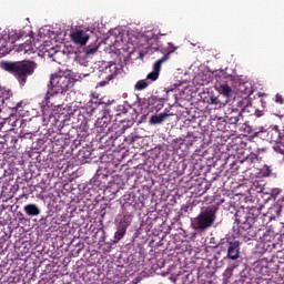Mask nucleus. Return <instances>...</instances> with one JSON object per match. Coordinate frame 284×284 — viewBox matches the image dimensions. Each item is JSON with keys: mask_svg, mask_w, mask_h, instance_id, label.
<instances>
[{"mask_svg": "<svg viewBox=\"0 0 284 284\" xmlns=\"http://www.w3.org/2000/svg\"><path fill=\"white\" fill-rule=\"evenodd\" d=\"M16 52H23V54H34V47H32V41H27L22 44L16 47Z\"/></svg>", "mask_w": 284, "mask_h": 284, "instance_id": "4468645a", "label": "nucleus"}, {"mask_svg": "<svg viewBox=\"0 0 284 284\" xmlns=\"http://www.w3.org/2000/svg\"><path fill=\"white\" fill-rule=\"evenodd\" d=\"M112 116H114L112 106L104 109L102 116L98 118L95 121V128L99 130L98 132H103L105 128L112 123Z\"/></svg>", "mask_w": 284, "mask_h": 284, "instance_id": "9d476101", "label": "nucleus"}, {"mask_svg": "<svg viewBox=\"0 0 284 284\" xmlns=\"http://www.w3.org/2000/svg\"><path fill=\"white\" fill-rule=\"evenodd\" d=\"M240 148L237 149V154H242V156H245V153L247 152V143L241 142Z\"/></svg>", "mask_w": 284, "mask_h": 284, "instance_id": "393cba45", "label": "nucleus"}, {"mask_svg": "<svg viewBox=\"0 0 284 284\" xmlns=\"http://www.w3.org/2000/svg\"><path fill=\"white\" fill-rule=\"evenodd\" d=\"M261 216V207L253 206L248 213H236L235 219L239 227V232H247L256 222V219Z\"/></svg>", "mask_w": 284, "mask_h": 284, "instance_id": "39448f33", "label": "nucleus"}, {"mask_svg": "<svg viewBox=\"0 0 284 284\" xmlns=\"http://www.w3.org/2000/svg\"><path fill=\"white\" fill-rule=\"evenodd\" d=\"M48 88L44 103L45 105H53V103L50 102V99L61 97L62 94H65L68 90L74 88V79L67 75L52 74Z\"/></svg>", "mask_w": 284, "mask_h": 284, "instance_id": "7ed1b4c3", "label": "nucleus"}, {"mask_svg": "<svg viewBox=\"0 0 284 284\" xmlns=\"http://www.w3.org/2000/svg\"><path fill=\"white\" fill-rule=\"evenodd\" d=\"M171 281H173V283H176V277H171Z\"/></svg>", "mask_w": 284, "mask_h": 284, "instance_id": "f704fd0d", "label": "nucleus"}, {"mask_svg": "<svg viewBox=\"0 0 284 284\" xmlns=\"http://www.w3.org/2000/svg\"><path fill=\"white\" fill-rule=\"evenodd\" d=\"M261 134H265V131H257V132H254V133H253V136H260V138H261Z\"/></svg>", "mask_w": 284, "mask_h": 284, "instance_id": "c756f323", "label": "nucleus"}, {"mask_svg": "<svg viewBox=\"0 0 284 284\" xmlns=\"http://www.w3.org/2000/svg\"><path fill=\"white\" fill-rule=\"evenodd\" d=\"M281 189H273L271 191V196L274 199L275 203L268 209L267 214H270L268 219H280L281 225L284 227V222L281 221V212H283L284 207V196L281 195Z\"/></svg>", "mask_w": 284, "mask_h": 284, "instance_id": "6e6552de", "label": "nucleus"}, {"mask_svg": "<svg viewBox=\"0 0 284 284\" xmlns=\"http://www.w3.org/2000/svg\"><path fill=\"white\" fill-rule=\"evenodd\" d=\"M219 98L217 97H211L210 98V103L212 104V105H219Z\"/></svg>", "mask_w": 284, "mask_h": 284, "instance_id": "c85d7f7f", "label": "nucleus"}, {"mask_svg": "<svg viewBox=\"0 0 284 284\" xmlns=\"http://www.w3.org/2000/svg\"><path fill=\"white\" fill-rule=\"evenodd\" d=\"M110 139H114V136H113V135H110Z\"/></svg>", "mask_w": 284, "mask_h": 284, "instance_id": "e433bc0d", "label": "nucleus"}, {"mask_svg": "<svg viewBox=\"0 0 284 284\" xmlns=\"http://www.w3.org/2000/svg\"><path fill=\"white\" fill-rule=\"evenodd\" d=\"M71 41L77 43V45H85L90 41V34L83 30H77L71 34Z\"/></svg>", "mask_w": 284, "mask_h": 284, "instance_id": "9b49d317", "label": "nucleus"}, {"mask_svg": "<svg viewBox=\"0 0 284 284\" xmlns=\"http://www.w3.org/2000/svg\"><path fill=\"white\" fill-rule=\"evenodd\" d=\"M4 123L7 125H11V128H21L23 130V128H26L27 121L21 118H17V115L12 114L4 120Z\"/></svg>", "mask_w": 284, "mask_h": 284, "instance_id": "f8f14e48", "label": "nucleus"}, {"mask_svg": "<svg viewBox=\"0 0 284 284\" xmlns=\"http://www.w3.org/2000/svg\"><path fill=\"white\" fill-rule=\"evenodd\" d=\"M124 200L125 202L122 205V209L124 210L123 217L120 221L119 225L128 229L130 227V225H132V219L139 207V200H136V195L134 193L129 194L128 197H125Z\"/></svg>", "mask_w": 284, "mask_h": 284, "instance_id": "20e7f679", "label": "nucleus"}, {"mask_svg": "<svg viewBox=\"0 0 284 284\" xmlns=\"http://www.w3.org/2000/svg\"><path fill=\"white\" fill-rule=\"evenodd\" d=\"M109 79H112V75H110Z\"/></svg>", "mask_w": 284, "mask_h": 284, "instance_id": "58836bf2", "label": "nucleus"}, {"mask_svg": "<svg viewBox=\"0 0 284 284\" xmlns=\"http://www.w3.org/2000/svg\"><path fill=\"white\" fill-rule=\"evenodd\" d=\"M165 119H168V113L155 114L150 118V123L159 125V123H163Z\"/></svg>", "mask_w": 284, "mask_h": 284, "instance_id": "f3484780", "label": "nucleus"}, {"mask_svg": "<svg viewBox=\"0 0 284 284\" xmlns=\"http://www.w3.org/2000/svg\"><path fill=\"white\" fill-rule=\"evenodd\" d=\"M227 123L233 126V130H241V125L245 124L244 116L226 119Z\"/></svg>", "mask_w": 284, "mask_h": 284, "instance_id": "dca6fc26", "label": "nucleus"}, {"mask_svg": "<svg viewBox=\"0 0 284 284\" xmlns=\"http://www.w3.org/2000/svg\"><path fill=\"white\" fill-rule=\"evenodd\" d=\"M37 65V62L32 60L1 62L2 70L9 72V74H13L17 81H19L20 85H26L28 82V77H32V74H34Z\"/></svg>", "mask_w": 284, "mask_h": 284, "instance_id": "f03ea898", "label": "nucleus"}, {"mask_svg": "<svg viewBox=\"0 0 284 284\" xmlns=\"http://www.w3.org/2000/svg\"><path fill=\"white\" fill-rule=\"evenodd\" d=\"M216 221V210L213 207H206L200 212V214L194 220V229L200 232H205L210 230L214 222Z\"/></svg>", "mask_w": 284, "mask_h": 284, "instance_id": "423d86ee", "label": "nucleus"}, {"mask_svg": "<svg viewBox=\"0 0 284 284\" xmlns=\"http://www.w3.org/2000/svg\"><path fill=\"white\" fill-rule=\"evenodd\" d=\"M243 110H239V109H229V112L226 113V119H239L241 116H243Z\"/></svg>", "mask_w": 284, "mask_h": 284, "instance_id": "aec40b11", "label": "nucleus"}, {"mask_svg": "<svg viewBox=\"0 0 284 284\" xmlns=\"http://www.w3.org/2000/svg\"><path fill=\"white\" fill-rule=\"evenodd\" d=\"M184 143H186V145L189 148H192V145H194V143H196V136L194 135H186V138L184 139Z\"/></svg>", "mask_w": 284, "mask_h": 284, "instance_id": "b1692460", "label": "nucleus"}, {"mask_svg": "<svg viewBox=\"0 0 284 284\" xmlns=\"http://www.w3.org/2000/svg\"><path fill=\"white\" fill-rule=\"evenodd\" d=\"M241 103V105H243V103H245V101H242V102H240Z\"/></svg>", "mask_w": 284, "mask_h": 284, "instance_id": "c9c22d12", "label": "nucleus"}, {"mask_svg": "<svg viewBox=\"0 0 284 284\" xmlns=\"http://www.w3.org/2000/svg\"><path fill=\"white\" fill-rule=\"evenodd\" d=\"M89 156H92V153L88 151V153L84 155V158L89 159Z\"/></svg>", "mask_w": 284, "mask_h": 284, "instance_id": "7c9ffc66", "label": "nucleus"}, {"mask_svg": "<svg viewBox=\"0 0 284 284\" xmlns=\"http://www.w3.org/2000/svg\"><path fill=\"white\" fill-rule=\"evenodd\" d=\"M219 92L223 94V97H226L227 99H232V94H234V91H232V88L227 84H221L219 88Z\"/></svg>", "mask_w": 284, "mask_h": 284, "instance_id": "a211bd4d", "label": "nucleus"}, {"mask_svg": "<svg viewBox=\"0 0 284 284\" xmlns=\"http://www.w3.org/2000/svg\"><path fill=\"white\" fill-rule=\"evenodd\" d=\"M155 50L156 52H161L163 57L154 62L153 71L146 75V79L139 80L135 83L134 90H136L138 92L148 90V88H150V83L159 79L161 74V67L163 65V63L170 61V57L174 54L175 51L179 50V47L174 45V43L172 42H169L166 43V45H163V44L159 45Z\"/></svg>", "mask_w": 284, "mask_h": 284, "instance_id": "f257e3e1", "label": "nucleus"}, {"mask_svg": "<svg viewBox=\"0 0 284 284\" xmlns=\"http://www.w3.org/2000/svg\"><path fill=\"white\" fill-rule=\"evenodd\" d=\"M4 128H8V124L6 123V120L0 122V132H8V130H12V129H4Z\"/></svg>", "mask_w": 284, "mask_h": 284, "instance_id": "cd10ccee", "label": "nucleus"}, {"mask_svg": "<svg viewBox=\"0 0 284 284\" xmlns=\"http://www.w3.org/2000/svg\"><path fill=\"white\" fill-rule=\"evenodd\" d=\"M97 50H99V47H87L85 54L87 57H90V54H95Z\"/></svg>", "mask_w": 284, "mask_h": 284, "instance_id": "a878e982", "label": "nucleus"}, {"mask_svg": "<svg viewBox=\"0 0 284 284\" xmlns=\"http://www.w3.org/2000/svg\"><path fill=\"white\" fill-rule=\"evenodd\" d=\"M10 97H12V91L10 89L0 87V101H2V103H6V101H8Z\"/></svg>", "mask_w": 284, "mask_h": 284, "instance_id": "6ab92c4d", "label": "nucleus"}, {"mask_svg": "<svg viewBox=\"0 0 284 284\" xmlns=\"http://www.w3.org/2000/svg\"><path fill=\"white\" fill-rule=\"evenodd\" d=\"M10 108L11 110H14L16 112H18V114H22L21 112H23V108H26V102L24 101L17 102L16 105H12Z\"/></svg>", "mask_w": 284, "mask_h": 284, "instance_id": "5701e85b", "label": "nucleus"}, {"mask_svg": "<svg viewBox=\"0 0 284 284\" xmlns=\"http://www.w3.org/2000/svg\"><path fill=\"white\" fill-rule=\"evenodd\" d=\"M245 94H250V92L245 91Z\"/></svg>", "mask_w": 284, "mask_h": 284, "instance_id": "4c0bfd02", "label": "nucleus"}, {"mask_svg": "<svg viewBox=\"0 0 284 284\" xmlns=\"http://www.w3.org/2000/svg\"><path fill=\"white\" fill-rule=\"evenodd\" d=\"M165 34H168V33H161V32H159V36H160V37H165Z\"/></svg>", "mask_w": 284, "mask_h": 284, "instance_id": "2f4dec72", "label": "nucleus"}, {"mask_svg": "<svg viewBox=\"0 0 284 284\" xmlns=\"http://www.w3.org/2000/svg\"><path fill=\"white\" fill-rule=\"evenodd\" d=\"M217 247L227 253V258L231 261H239L241 258V242L231 237L222 239Z\"/></svg>", "mask_w": 284, "mask_h": 284, "instance_id": "0eeeda50", "label": "nucleus"}, {"mask_svg": "<svg viewBox=\"0 0 284 284\" xmlns=\"http://www.w3.org/2000/svg\"><path fill=\"white\" fill-rule=\"evenodd\" d=\"M109 108H111V110H115V116H119L121 114H128V110H129L124 105H116V106L109 105Z\"/></svg>", "mask_w": 284, "mask_h": 284, "instance_id": "4be33fe9", "label": "nucleus"}, {"mask_svg": "<svg viewBox=\"0 0 284 284\" xmlns=\"http://www.w3.org/2000/svg\"><path fill=\"white\" fill-rule=\"evenodd\" d=\"M260 152H261V150L251 152L250 154H246L242 161L233 162L232 170H235L236 172H239V170H241V165H243V163H250L251 165H255V163H261V161H263V158H261Z\"/></svg>", "mask_w": 284, "mask_h": 284, "instance_id": "1a4fd4ad", "label": "nucleus"}, {"mask_svg": "<svg viewBox=\"0 0 284 284\" xmlns=\"http://www.w3.org/2000/svg\"><path fill=\"white\" fill-rule=\"evenodd\" d=\"M267 138L271 143H280L283 141V133L278 130V128H274L267 132Z\"/></svg>", "mask_w": 284, "mask_h": 284, "instance_id": "ddd939ff", "label": "nucleus"}, {"mask_svg": "<svg viewBox=\"0 0 284 284\" xmlns=\"http://www.w3.org/2000/svg\"><path fill=\"white\" fill-rule=\"evenodd\" d=\"M125 232H128V229L125 226H122L121 224L118 225V231L114 234V239L116 241H121L125 236Z\"/></svg>", "mask_w": 284, "mask_h": 284, "instance_id": "412c9836", "label": "nucleus"}, {"mask_svg": "<svg viewBox=\"0 0 284 284\" xmlns=\"http://www.w3.org/2000/svg\"><path fill=\"white\" fill-rule=\"evenodd\" d=\"M23 210L28 216H39L41 214V209L37 204H27Z\"/></svg>", "mask_w": 284, "mask_h": 284, "instance_id": "2eb2a0df", "label": "nucleus"}, {"mask_svg": "<svg viewBox=\"0 0 284 284\" xmlns=\"http://www.w3.org/2000/svg\"><path fill=\"white\" fill-rule=\"evenodd\" d=\"M275 103H280V105H283V103H284V98H283V95H281L280 93H277V94L275 95Z\"/></svg>", "mask_w": 284, "mask_h": 284, "instance_id": "bb28decb", "label": "nucleus"}, {"mask_svg": "<svg viewBox=\"0 0 284 284\" xmlns=\"http://www.w3.org/2000/svg\"><path fill=\"white\" fill-rule=\"evenodd\" d=\"M3 105V101L0 100V112H1V106Z\"/></svg>", "mask_w": 284, "mask_h": 284, "instance_id": "473e14b6", "label": "nucleus"}, {"mask_svg": "<svg viewBox=\"0 0 284 284\" xmlns=\"http://www.w3.org/2000/svg\"><path fill=\"white\" fill-rule=\"evenodd\" d=\"M92 112H94V109H90V112H88L87 114H92Z\"/></svg>", "mask_w": 284, "mask_h": 284, "instance_id": "72a5a7b5", "label": "nucleus"}]
</instances>
